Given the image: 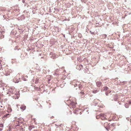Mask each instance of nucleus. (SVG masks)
<instances>
[{"instance_id": "obj_9", "label": "nucleus", "mask_w": 131, "mask_h": 131, "mask_svg": "<svg viewBox=\"0 0 131 131\" xmlns=\"http://www.w3.org/2000/svg\"><path fill=\"white\" fill-rule=\"evenodd\" d=\"M18 29L19 30V32H20V34H21L23 32V30L21 28H18Z\"/></svg>"}, {"instance_id": "obj_40", "label": "nucleus", "mask_w": 131, "mask_h": 131, "mask_svg": "<svg viewBox=\"0 0 131 131\" xmlns=\"http://www.w3.org/2000/svg\"><path fill=\"white\" fill-rule=\"evenodd\" d=\"M106 129L107 130H107V129Z\"/></svg>"}, {"instance_id": "obj_14", "label": "nucleus", "mask_w": 131, "mask_h": 131, "mask_svg": "<svg viewBox=\"0 0 131 131\" xmlns=\"http://www.w3.org/2000/svg\"><path fill=\"white\" fill-rule=\"evenodd\" d=\"M104 90L106 91L108 90V88L107 87H105L104 88Z\"/></svg>"}, {"instance_id": "obj_11", "label": "nucleus", "mask_w": 131, "mask_h": 131, "mask_svg": "<svg viewBox=\"0 0 131 131\" xmlns=\"http://www.w3.org/2000/svg\"><path fill=\"white\" fill-rule=\"evenodd\" d=\"M9 115V114H6L5 115H4V117L6 118L8 117V116Z\"/></svg>"}, {"instance_id": "obj_18", "label": "nucleus", "mask_w": 131, "mask_h": 131, "mask_svg": "<svg viewBox=\"0 0 131 131\" xmlns=\"http://www.w3.org/2000/svg\"><path fill=\"white\" fill-rule=\"evenodd\" d=\"M107 35L106 34H104L103 35V37L104 38H106L107 37Z\"/></svg>"}, {"instance_id": "obj_8", "label": "nucleus", "mask_w": 131, "mask_h": 131, "mask_svg": "<svg viewBox=\"0 0 131 131\" xmlns=\"http://www.w3.org/2000/svg\"><path fill=\"white\" fill-rule=\"evenodd\" d=\"M35 128V126L33 125L30 126L29 127V131H31L32 128Z\"/></svg>"}, {"instance_id": "obj_23", "label": "nucleus", "mask_w": 131, "mask_h": 131, "mask_svg": "<svg viewBox=\"0 0 131 131\" xmlns=\"http://www.w3.org/2000/svg\"><path fill=\"white\" fill-rule=\"evenodd\" d=\"M1 89H2L3 90H4V88L3 87H1Z\"/></svg>"}, {"instance_id": "obj_22", "label": "nucleus", "mask_w": 131, "mask_h": 131, "mask_svg": "<svg viewBox=\"0 0 131 131\" xmlns=\"http://www.w3.org/2000/svg\"><path fill=\"white\" fill-rule=\"evenodd\" d=\"M2 65H0V70H1L2 69Z\"/></svg>"}, {"instance_id": "obj_15", "label": "nucleus", "mask_w": 131, "mask_h": 131, "mask_svg": "<svg viewBox=\"0 0 131 131\" xmlns=\"http://www.w3.org/2000/svg\"><path fill=\"white\" fill-rule=\"evenodd\" d=\"M100 116H102V117H103V119H103V120L104 119H105V117L104 116V115L103 114H101L100 115Z\"/></svg>"}, {"instance_id": "obj_10", "label": "nucleus", "mask_w": 131, "mask_h": 131, "mask_svg": "<svg viewBox=\"0 0 131 131\" xmlns=\"http://www.w3.org/2000/svg\"><path fill=\"white\" fill-rule=\"evenodd\" d=\"M39 80L38 78H36L35 80V83H38L39 82Z\"/></svg>"}, {"instance_id": "obj_26", "label": "nucleus", "mask_w": 131, "mask_h": 131, "mask_svg": "<svg viewBox=\"0 0 131 131\" xmlns=\"http://www.w3.org/2000/svg\"><path fill=\"white\" fill-rule=\"evenodd\" d=\"M107 92L108 93H110L111 92V91H108Z\"/></svg>"}, {"instance_id": "obj_36", "label": "nucleus", "mask_w": 131, "mask_h": 131, "mask_svg": "<svg viewBox=\"0 0 131 131\" xmlns=\"http://www.w3.org/2000/svg\"><path fill=\"white\" fill-rule=\"evenodd\" d=\"M3 36V37H4V36ZM2 36H1V37H2Z\"/></svg>"}, {"instance_id": "obj_28", "label": "nucleus", "mask_w": 131, "mask_h": 131, "mask_svg": "<svg viewBox=\"0 0 131 131\" xmlns=\"http://www.w3.org/2000/svg\"><path fill=\"white\" fill-rule=\"evenodd\" d=\"M40 108H42V106L40 105Z\"/></svg>"}, {"instance_id": "obj_25", "label": "nucleus", "mask_w": 131, "mask_h": 131, "mask_svg": "<svg viewBox=\"0 0 131 131\" xmlns=\"http://www.w3.org/2000/svg\"><path fill=\"white\" fill-rule=\"evenodd\" d=\"M108 93L107 92H106L105 93V94H106V95H107V94H108Z\"/></svg>"}, {"instance_id": "obj_44", "label": "nucleus", "mask_w": 131, "mask_h": 131, "mask_svg": "<svg viewBox=\"0 0 131 131\" xmlns=\"http://www.w3.org/2000/svg\"><path fill=\"white\" fill-rule=\"evenodd\" d=\"M91 34H92V32H91Z\"/></svg>"}, {"instance_id": "obj_16", "label": "nucleus", "mask_w": 131, "mask_h": 131, "mask_svg": "<svg viewBox=\"0 0 131 131\" xmlns=\"http://www.w3.org/2000/svg\"><path fill=\"white\" fill-rule=\"evenodd\" d=\"M125 106L126 108H128L129 106L127 104H125Z\"/></svg>"}, {"instance_id": "obj_13", "label": "nucleus", "mask_w": 131, "mask_h": 131, "mask_svg": "<svg viewBox=\"0 0 131 131\" xmlns=\"http://www.w3.org/2000/svg\"><path fill=\"white\" fill-rule=\"evenodd\" d=\"M114 100L115 101H116L117 100V97L116 96H114Z\"/></svg>"}, {"instance_id": "obj_1", "label": "nucleus", "mask_w": 131, "mask_h": 131, "mask_svg": "<svg viewBox=\"0 0 131 131\" xmlns=\"http://www.w3.org/2000/svg\"><path fill=\"white\" fill-rule=\"evenodd\" d=\"M8 92L7 94H9V95L11 94H13L15 92V89L13 88H9L8 89Z\"/></svg>"}, {"instance_id": "obj_27", "label": "nucleus", "mask_w": 131, "mask_h": 131, "mask_svg": "<svg viewBox=\"0 0 131 131\" xmlns=\"http://www.w3.org/2000/svg\"><path fill=\"white\" fill-rule=\"evenodd\" d=\"M129 104H131V101H129Z\"/></svg>"}, {"instance_id": "obj_30", "label": "nucleus", "mask_w": 131, "mask_h": 131, "mask_svg": "<svg viewBox=\"0 0 131 131\" xmlns=\"http://www.w3.org/2000/svg\"><path fill=\"white\" fill-rule=\"evenodd\" d=\"M2 129L1 128H0V131H2Z\"/></svg>"}, {"instance_id": "obj_7", "label": "nucleus", "mask_w": 131, "mask_h": 131, "mask_svg": "<svg viewBox=\"0 0 131 131\" xmlns=\"http://www.w3.org/2000/svg\"><path fill=\"white\" fill-rule=\"evenodd\" d=\"M77 83H76L74 85V87H76L78 85L79 88V89H80V83L79 82H77Z\"/></svg>"}, {"instance_id": "obj_20", "label": "nucleus", "mask_w": 131, "mask_h": 131, "mask_svg": "<svg viewBox=\"0 0 131 131\" xmlns=\"http://www.w3.org/2000/svg\"><path fill=\"white\" fill-rule=\"evenodd\" d=\"M19 95H18L17 96V95H16V98H15V99H18L19 98Z\"/></svg>"}, {"instance_id": "obj_2", "label": "nucleus", "mask_w": 131, "mask_h": 131, "mask_svg": "<svg viewBox=\"0 0 131 131\" xmlns=\"http://www.w3.org/2000/svg\"><path fill=\"white\" fill-rule=\"evenodd\" d=\"M50 56L51 58L53 59H54L55 58H57V56H55L54 54L52 52L50 53Z\"/></svg>"}, {"instance_id": "obj_39", "label": "nucleus", "mask_w": 131, "mask_h": 131, "mask_svg": "<svg viewBox=\"0 0 131 131\" xmlns=\"http://www.w3.org/2000/svg\"><path fill=\"white\" fill-rule=\"evenodd\" d=\"M90 32H91V31H90Z\"/></svg>"}, {"instance_id": "obj_33", "label": "nucleus", "mask_w": 131, "mask_h": 131, "mask_svg": "<svg viewBox=\"0 0 131 131\" xmlns=\"http://www.w3.org/2000/svg\"><path fill=\"white\" fill-rule=\"evenodd\" d=\"M86 70H86V71L87 70H88L87 68H86Z\"/></svg>"}, {"instance_id": "obj_21", "label": "nucleus", "mask_w": 131, "mask_h": 131, "mask_svg": "<svg viewBox=\"0 0 131 131\" xmlns=\"http://www.w3.org/2000/svg\"><path fill=\"white\" fill-rule=\"evenodd\" d=\"M23 80L24 81H27V80H26V79L25 78H23Z\"/></svg>"}, {"instance_id": "obj_6", "label": "nucleus", "mask_w": 131, "mask_h": 131, "mask_svg": "<svg viewBox=\"0 0 131 131\" xmlns=\"http://www.w3.org/2000/svg\"><path fill=\"white\" fill-rule=\"evenodd\" d=\"M26 106L24 105H22L20 107V108L23 111L25 110L26 109Z\"/></svg>"}, {"instance_id": "obj_4", "label": "nucleus", "mask_w": 131, "mask_h": 131, "mask_svg": "<svg viewBox=\"0 0 131 131\" xmlns=\"http://www.w3.org/2000/svg\"><path fill=\"white\" fill-rule=\"evenodd\" d=\"M20 79H17L16 78H15L13 80V82L15 83H18Z\"/></svg>"}, {"instance_id": "obj_35", "label": "nucleus", "mask_w": 131, "mask_h": 131, "mask_svg": "<svg viewBox=\"0 0 131 131\" xmlns=\"http://www.w3.org/2000/svg\"><path fill=\"white\" fill-rule=\"evenodd\" d=\"M80 93H83L82 92H81Z\"/></svg>"}, {"instance_id": "obj_34", "label": "nucleus", "mask_w": 131, "mask_h": 131, "mask_svg": "<svg viewBox=\"0 0 131 131\" xmlns=\"http://www.w3.org/2000/svg\"><path fill=\"white\" fill-rule=\"evenodd\" d=\"M1 60H0V64H1Z\"/></svg>"}, {"instance_id": "obj_43", "label": "nucleus", "mask_w": 131, "mask_h": 131, "mask_svg": "<svg viewBox=\"0 0 131 131\" xmlns=\"http://www.w3.org/2000/svg\"><path fill=\"white\" fill-rule=\"evenodd\" d=\"M130 71H131V69L130 70Z\"/></svg>"}, {"instance_id": "obj_38", "label": "nucleus", "mask_w": 131, "mask_h": 131, "mask_svg": "<svg viewBox=\"0 0 131 131\" xmlns=\"http://www.w3.org/2000/svg\"><path fill=\"white\" fill-rule=\"evenodd\" d=\"M54 74H56V73H55Z\"/></svg>"}, {"instance_id": "obj_24", "label": "nucleus", "mask_w": 131, "mask_h": 131, "mask_svg": "<svg viewBox=\"0 0 131 131\" xmlns=\"http://www.w3.org/2000/svg\"><path fill=\"white\" fill-rule=\"evenodd\" d=\"M9 75V74H8V73H7L6 74H5V75H6V76H8V75Z\"/></svg>"}, {"instance_id": "obj_41", "label": "nucleus", "mask_w": 131, "mask_h": 131, "mask_svg": "<svg viewBox=\"0 0 131 131\" xmlns=\"http://www.w3.org/2000/svg\"><path fill=\"white\" fill-rule=\"evenodd\" d=\"M106 129L107 130H107V129Z\"/></svg>"}, {"instance_id": "obj_17", "label": "nucleus", "mask_w": 131, "mask_h": 131, "mask_svg": "<svg viewBox=\"0 0 131 131\" xmlns=\"http://www.w3.org/2000/svg\"><path fill=\"white\" fill-rule=\"evenodd\" d=\"M36 90L37 91H40V88H38V87L36 88Z\"/></svg>"}, {"instance_id": "obj_32", "label": "nucleus", "mask_w": 131, "mask_h": 131, "mask_svg": "<svg viewBox=\"0 0 131 131\" xmlns=\"http://www.w3.org/2000/svg\"><path fill=\"white\" fill-rule=\"evenodd\" d=\"M34 131H37V130H34Z\"/></svg>"}, {"instance_id": "obj_37", "label": "nucleus", "mask_w": 131, "mask_h": 131, "mask_svg": "<svg viewBox=\"0 0 131 131\" xmlns=\"http://www.w3.org/2000/svg\"><path fill=\"white\" fill-rule=\"evenodd\" d=\"M97 116H96V118H97Z\"/></svg>"}, {"instance_id": "obj_5", "label": "nucleus", "mask_w": 131, "mask_h": 131, "mask_svg": "<svg viewBox=\"0 0 131 131\" xmlns=\"http://www.w3.org/2000/svg\"><path fill=\"white\" fill-rule=\"evenodd\" d=\"M83 68V66L82 65H80L79 66H77L76 68L79 70H80Z\"/></svg>"}, {"instance_id": "obj_12", "label": "nucleus", "mask_w": 131, "mask_h": 131, "mask_svg": "<svg viewBox=\"0 0 131 131\" xmlns=\"http://www.w3.org/2000/svg\"><path fill=\"white\" fill-rule=\"evenodd\" d=\"M99 90H94L93 92V93H97V92H99Z\"/></svg>"}, {"instance_id": "obj_42", "label": "nucleus", "mask_w": 131, "mask_h": 131, "mask_svg": "<svg viewBox=\"0 0 131 131\" xmlns=\"http://www.w3.org/2000/svg\"><path fill=\"white\" fill-rule=\"evenodd\" d=\"M106 129L107 130H107V129Z\"/></svg>"}, {"instance_id": "obj_29", "label": "nucleus", "mask_w": 131, "mask_h": 131, "mask_svg": "<svg viewBox=\"0 0 131 131\" xmlns=\"http://www.w3.org/2000/svg\"><path fill=\"white\" fill-rule=\"evenodd\" d=\"M126 119L128 120V121L129 120V119L128 117H127L126 118Z\"/></svg>"}, {"instance_id": "obj_3", "label": "nucleus", "mask_w": 131, "mask_h": 131, "mask_svg": "<svg viewBox=\"0 0 131 131\" xmlns=\"http://www.w3.org/2000/svg\"><path fill=\"white\" fill-rule=\"evenodd\" d=\"M96 84L97 86L98 87H100L102 86V82L100 81L96 82Z\"/></svg>"}, {"instance_id": "obj_31", "label": "nucleus", "mask_w": 131, "mask_h": 131, "mask_svg": "<svg viewBox=\"0 0 131 131\" xmlns=\"http://www.w3.org/2000/svg\"><path fill=\"white\" fill-rule=\"evenodd\" d=\"M25 77H26L27 78H28V76L27 75H26V76H25Z\"/></svg>"}, {"instance_id": "obj_19", "label": "nucleus", "mask_w": 131, "mask_h": 131, "mask_svg": "<svg viewBox=\"0 0 131 131\" xmlns=\"http://www.w3.org/2000/svg\"><path fill=\"white\" fill-rule=\"evenodd\" d=\"M72 105L73 106V107H75V103H72Z\"/></svg>"}]
</instances>
